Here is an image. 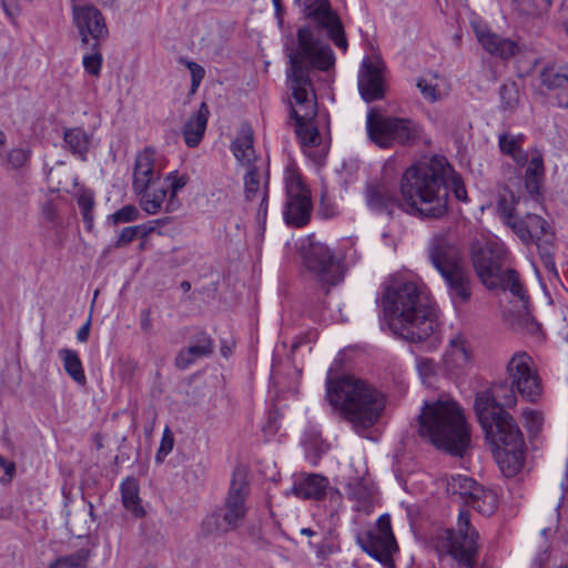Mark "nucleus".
Segmentation results:
<instances>
[{"mask_svg": "<svg viewBox=\"0 0 568 568\" xmlns=\"http://www.w3.org/2000/svg\"><path fill=\"white\" fill-rule=\"evenodd\" d=\"M517 390L511 383L500 382L475 397V412L487 439L496 447V459L507 477L515 476L525 460L524 436L513 416L504 410L517 404Z\"/></svg>", "mask_w": 568, "mask_h": 568, "instance_id": "1", "label": "nucleus"}, {"mask_svg": "<svg viewBox=\"0 0 568 568\" xmlns=\"http://www.w3.org/2000/svg\"><path fill=\"white\" fill-rule=\"evenodd\" d=\"M288 71L290 88L294 104L292 115L297 138L302 142H315L317 129L312 124L316 115V95L308 77L310 69L326 71L335 63L331 47L322 42L310 28H301L297 32V45L290 49Z\"/></svg>", "mask_w": 568, "mask_h": 568, "instance_id": "2", "label": "nucleus"}, {"mask_svg": "<svg viewBox=\"0 0 568 568\" xmlns=\"http://www.w3.org/2000/svg\"><path fill=\"white\" fill-rule=\"evenodd\" d=\"M448 187L458 201H468L462 176L443 155L425 158L413 164L400 181L405 202L427 217H440L447 213Z\"/></svg>", "mask_w": 568, "mask_h": 568, "instance_id": "3", "label": "nucleus"}, {"mask_svg": "<svg viewBox=\"0 0 568 568\" xmlns=\"http://www.w3.org/2000/svg\"><path fill=\"white\" fill-rule=\"evenodd\" d=\"M384 316L392 332L412 343L435 336L438 321L428 295L414 282L392 280L382 298Z\"/></svg>", "mask_w": 568, "mask_h": 568, "instance_id": "4", "label": "nucleus"}, {"mask_svg": "<svg viewBox=\"0 0 568 568\" xmlns=\"http://www.w3.org/2000/svg\"><path fill=\"white\" fill-rule=\"evenodd\" d=\"M326 398L339 417L363 436L375 426L386 407L385 395L373 384L351 375L327 377Z\"/></svg>", "mask_w": 568, "mask_h": 568, "instance_id": "5", "label": "nucleus"}, {"mask_svg": "<svg viewBox=\"0 0 568 568\" xmlns=\"http://www.w3.org/2000/svg\"><path fill=\"white\" fill-rule=\"evenodd\" d=\"M418 433L438 449L462 457L470 446V429L464 409L449 397L424 403Z\"/></svg>", "mask_w": 568, "mask_h": 568, "instance_id": "6", "label": "nucleus"}, {"mask_svg": "<svg viewBox=\"0 0 568 568\" xmlns=\"http://www.w3.org/2000/svg\"><path fill=\"white\" fill-rule=\"evenodd\" d=\"M250 494V485L246 473L235 469L232 476L230 489L224 500V506L219 511L207 515L202 521V532L211 536L225 534L241 527L247 514L246 498Z\"/></svg>", "mask_w": 568, "mask_h": 568, "instance_id": "7", "label": "nucleus"}, {"mask_svg": "<svg viewBox=\"0 0 568 568\" xmlns=\"http://www.w3.org/2000/svg\"><path fill=\"white\" fill-rule=\"evenodd\" d=\"M303 264L323 285L334 286L344 280V266L339 256L325 243L310 239L302 248Z\"/></svg>", "mask_w": 568, "mask_h": 568, "instance_id": "8", "label": "nucleus"}, {"mask_svg": "<svg viewBox=\"0 0 568 568\" xmlns=\"http://www.w3.org/2000/svg\"><path fill=\"white\" fill-rule=\"evenodd\" d=\"M366 130L373 142H408L424 138L422 128L409 119L386 116L375 109L366 116Z\"/></svg>", "mask_w": 568, "mask_h": 568, "instance_id": "9", "label": "nucleus"}, {"mask_svg": "<svg viewBox=\"0 0 568 568\" xmlns=\"http://www.w3.org/2000/svg\"><path fill=\"white\" fill-rule=\"evenodd\" d=\"M508 381L527 402H538L544 393L542 379L534 358L526 352H516L506 365Z\"/></svg>", "mask_w": 568, "mask_h": 568, "instance_id": "10", "label": "nucleus"}, {"mask_svg": "<svg viewBox=\"0 0 568 568\" xmlns=\"http://www.w3.org/2000/svg\"><path fill=\"white\" fill-rule=\"evenodd\" d=\"M506 255L505 245L497 241L476 242L471 245L474 270L487 288L494 290L500 284L501 276L505 274L501 266Z\"/></svg>", "mask_w": 568, "mask_h": 568, "instance_id": "11", "label": "nucleus"}, {"mask_svg": "<svg viewBox=\"0 0 568 568\" xmlns=\"http://www.w3.org/2000/svg\"><path fill=\"white\" fill-rule=\"evenodd\" d=\"M440 539L443 547L454 559L466 567L474 565L478 549V532L471 526L469 511L460 510L456 530H445Z\"/></svg>", "mask_w": 568, "mask_h": 568, "instance_id": "12", "label": "nucleus"}, {"mask_svg": "<svg viewBox=\"0 0 568 568\" xmlns=\"http://www.w3.org/2000/svg\"><path fill=\"white\" fill-rule=\"evenodd\" d=\"M286 202L283 216L288 225L302 227L311 220L313 210L311 192L300 174L287 171L285 175Z\"/></svg>", "mask_w": 568, "mask_h": 568, "instance_id": "13", "label": "nucleus"}, {"mask_svg": "<svg viewBox=\"0 0 568 568\" xmlns=\"http://www.w3.org/2000/svg\"><path fill=\"white\" fill-rule=\"evenodd\" d=\"M356 542L363 551L381 564L390 562L393 554L398 548L392 531L389 515H382L373 529L365 534H357Z\"/></svg>", "mask_w": 568, "mask_h": 568, "instance_id": "14", "label": "nucleus"}, {"mask_svg": "<svg viewBox=\"0 0 568 568\" xmlns=\"http://www.w3.org/2000/svg\"><path fill=\"white\" fill-rule=\"evenodd\" d=\"M304 16L312 19L320 28L325 29L335 45L342 50L347 49L342 22L332 10L328 0H294Z\"/></svg>", "mask_w": 568, "mask_h": 568, "instance_id": "15", "label": "nucleus"}, {"mask_svg": "<svg viewBox=\"0 0 568 568\" xmlns=\"http://www.w3.org/2000/svg\"><path fill=\"white\" fill-rule=\"evenodd\" d=\"M73 21L84 44L97 49L99 41L106 38L108 29L102 13L91 4H75Z\"/></svg>", "mask_w": 568, "mask_h": 568, "instance_id": "16", "label": "nucleus"}, {"mask_svg": "<svg viewBox=\"0 0 568 568\" xmlns=\"http://www.w3.org/2000/svg\"><path fill=\"white\" fill-rule=\"evenodd\" d=\"M363 197L368 211L376 215L393 216L402 207L396 189L381 181L367 182Z\"/></svg>", "mask_w": 568, "mask_h": 568, "instance_id": "17", "label": "nucleus"}, {"mask_svg": "<svg viewBox=\"0 0 568 568\" xmlns=\"http://www.w3.org/2000/svg\"><path fill=\"white\" fill-rule=\"evenodd\" d=\"M165 166V158L154 146H145L135 156L132 187L144 190L150 183L161 181V173Z\"/></svg>", "mask_w": 568, "mask_h": 568, "instance_id": "18", "label": "nucleus"}, {"mask_svg": "<svg viewBox=\"0 0 568 568\" xmlns=\"http://www.w3.org/2000/svg\"><path fill=\"white\" fill-rule=\"evenodd\" d=\"M428 255L432 264L439 273L463 265L456 241L448 232H442L433 236Z\"/></svg>", "mask_w": 568, "mask_h": 568, "instance_id": "19", "label": "nucleus"}, {"mask_svg": "<svg viewBox=\"0 0 568 568\" xmlns=\"http://www.w3.org/2000/svg\"><path fill=\"white\" fill-rule=\"evenodd\" d=\"M383 69V62L378 57H369L363 60L358 73V90L366 102L384 98Z\"/></svg>", "mask_w": 568, "mask_h": 568, "instance_id": "20", "label": "nucleus"}, {"mask_svg": "<svg viewBox=\"0 0 568 568\" xmlns=\"http://www.w3.org/2000/svg\"><path fill=\"white\" fill-rule=\"evenodd\" d=\"M471 27L478 43L489 55L508 60L519 51V45L515 40L493 32L483 22L474 20Z\"/></svg>", "mask_w": 568, "mask_h": 568, "instance_id": "21", "label": "nucleus"}, {"mask_svg": "<svg viewBox=\"0 0 568 568\" xmlns=\"http://www.w3.org/2000/svg\"><path fill=\"white\" fill-rule=\"evenodd\" d=\"M496 288L509 291L513 295L509 314L520 324H526L531 318L529 297L524 288L516 271L508 268L501 276L500 284Z\"/></svg>", "mask_w": 568, "mask_h": 568, "instance_id": "22", "label": "nucleus"}, {"mask_svg": "<svg viewBox=\"0 0 568 568\" xmlns=\"http://www.w3.org/2000/svg\"><path fill=\"white\" fill-rule=\"evenodd\" d=\"M444 278L448 294L455 305H463L473 295L471 281L464 265L439 273Z\"/></svg>", "mask_w": 568, "mask_h": 568, "instance_id": "23", "label": "nucleus"}, {"mask_svg": "<svg viewBox=\"0 0 568 568\" xmlns=\"http://www.w3.org/2000/svg\"><path fill=\"white\" fill-rule=\"evenodd\" d=\"M546 227V220L532 213L519 214L509 226L525 245L537 243L545 234Z\"/></svg>", "mask_w": 568, "mask_h": 568, "instance_id": "24", "label": "nucleus"}, {"mask_svg": "<svg viewBox=\"0 0 568 568\" xmlns=\"http://www.w3.org/2000/svg\"><path fill=\"white\" fill-rule=\"evenodd\" d=\"M244 193L247 201L261 199L258 215L267 212V179L263 176L261 168H251L244 175Z\"/></svg>", "mask_w": 568, "mask_h": 568, "instance_id": "25", "label": "nucleus"}, {"mask_svg": "<svg viewBox=\"0 0 568 568\" xmlns=\"http://www.w3.org/2000/svg\"><path fill=\"white\" fill-rule=\"evenodd\" d=\"M213 349L214 343L211 336L206 333H200L194 337L190 346L180 351L175 358V364L179 368L185 369L196 359L211 355Z\"/></svg>", "mask_w": 568, "mask_h": 568, "instance_id": "26", "label": "nucleus"}, {"mask_svg": "<svg viewBox=\"0 0 568 568\" xmlns=\"http://www.w3.org/2000/svg\"><path fill=\"white\" fill-rule=\"evenodd\" d=\"M445 363L450 369H465L473 363L471 346L463 335L450 338Z\"/></svg>", "mask_w": 568, "mask_h": 568, "instance_id": "27", "label": "nucleus"}, {"mask_svg": "<svg viewBox=\"0 0 568 568\" xmlns=\"http://www.w3.org/2000/svg\"><path fill=\"white\" fill-rule=\"evenodd\" d=\"M133 191L139 196L142 210L150 215L159 213L164 201L169 197L166 186L163 185L162 180L150 183L144 190L133 189Z\"/></svg>", "mask_w": 568, "mask_h": 568, "instance_id": "28", "label": "nucleus"}, {"mask_svg": "<svg viewBox=\"0 0 568 568\" xmlns=\"http://www.w3.org/2000/svg\"><path fill=\"white\" fill-rule=\"evenodd\" d=\"M328 480L326 477L311 474L296 479L293 484L292 491L296 497L303 499H320L325 495Z\"/></svg>", "mask_w": 568, "mask_h": 568, "instance_id": "29", "label": "nucleus"}, {"mask_svg": "<svg viewBox=\"0 0 568 568\" xmlns=\"http://www.w3.org/2000/svg\"><path fill=\"white\" fill-rule=\"evenodd\" d=\"M139 491V483L135 478L126 477L121 483V498L124 508L135 517L142 518L145 516V510L142 506Z\"/></svg>", "mask_w": 568, "mask_h": 568, "instance_id": "30", "label": "nucleus"}, {"mask_svg": "<svg viewBox=\"0 0 568 568\" xmlns=\"http://www.w3.org/2000/svg\"><path fill=\"white\" fill-rule=\"evenodd\" d=\"M544 178L545 168L542 156L539 152L534 151L525 173V185L531 195H539Z\"/></svg>", "mask_w": 568, "mask_h": 568, "instance_id": "31", "label": "nucleus"}, {"mask_svg": "<svg viewBox=\"0 0 568 568\" xmlns=\"http://www.w3.org/2000/svg\"><path fill=\"white\" fill-rule=\"evenodd\" d=\"M189 182L187 174L179 173L178 171L170 172L162 181L163 185L166 186L169 197L165 202V212H174L180 207V201L178 200V193Z\"/></svg>", "mask_w": 568, "mask_h": 568, "instance_id": "32", "label": "nucleus"}, {"mask_svg": "<svg viewBox=\"0 0 568 568\" xmlns=\"http://www.w3.org/2000/svg\"><path fill=\"white\" fill-rule=\"evenodd\" d=\"M479 486L473 478L466 475H452L446 483L447 493L458 496L465 504L469 503L476 488Z\"/></svg>", "mask_w": 568, "mask_h": 568, "instance_id": "33", "label": "nucleus"}, {"mask_svg": "<svg viewBox=\"0 0 568 568\" xmlns=\"http://www.w3.org/2000/svg\"><path fill=\"white\" fill-rule=\"evenodd\" d=\"M467 505L471 506L481 515L490 516L497 509L498 497L491 489L484 488L479 485L475 493H473V497Z\"/></svg>", "mask_w": 568, "mask_h": 568, "instance_id": "34", "label": "nucleus"}, {"mask_svg": "<svg viewBox=\"0 0 568 568\" xmlns=\"http://www.w3.org/2000/svg\"><path fill=\"white\" fill-rule=\"evenodd\" d=\"M59 358L63 363L64 371L67 374L78 384L84 385L87 377L83 371V366L78 353L70 348H61L59 351Z\"/></svg>", "mask_w": 568, "mask_h": 568, "instance_id": "35", "label": "nucleus"}, {"mask_svg": "<svg viewBox=\"0 0 568 568\" xmlns=\"http://www.w3.org/2000/svg\"><path fill=\"white\" fill-rule=\"evenodd\" d=\"M30 156V150L24 144H0V162L11 168L22 166Z\"/></svg>", "mask_w": 568, "mask_h": 568, "instance_id": "36", "label": "nucleus"}, {"mask_svg": "<svg viewBox=\"0 0 568 568\" xmlns=\"http://www.w3.org/2000/svg\"><path fill=\"white\" fill-rule=\"evenodd\" d=\"M207 108L202 103L197 113L185 125V142H199L204 134L207 123Z\"/></svg>", "mask_w": 568, "mask_h": 568, "instance_id": "37", "label": "nucleus"}, {"mask_svg": "<svg viewBox=\"0 0 568 568\" xmlns=\"http://www.w3.org/2000/svg\"><path fill=\"white\" fill-rule=\"evenodd\" d=\"M417 87L420 90L425 99L430 102L440 100L445 94V80L437 77H423L418 80Z\"/></svg>", "mask_w": 568, "mask_h": 568, "instance_id": "38", "label": "nucleus"}, {"mask_svg": "<svg viewBox=\"0 0 568 568\" xmlns=\"http://www.w3.org/2000/svg\"><path fill=\"white\" fill-rule=\"evenodd\" d=\"M231 151L237 163L247 170L261 168V152L254 148V144H231Z\"/></svg>", "mask_w": 568, "mask_h": 568, "instance_id": "39", "label": "nucleus"}, {"mask_svg": "<svg viewBox=\"0 0 568 568\" xmlns=\"http://www.w3.org/2000/svg\"><path fill=\"white\" fill-rule=\"evenodd\" d=\"M346 493L349 499L355 500L357 508H365L373 496L372 488L361 479H354L346 485Z\"/></svg>", "mask_w": 568, "mask_h": 568, "instance_id": "40", "label": "nucleus"}, {"mask_svg": "<svg viewBox=\"0 0 568 568\" xmlns=\"http://www.w3.org/2000/svg\"><path fill=\"white\" fill-rule=\"evenodd\" d=\"M90 551L81 548L75 552L57 558L49 568H85Z\"/></svg>", "mask_w": 568, "mask_h": 568, "instance_id": "41", "label": "nucleus"}, {"mask_svg": "<svg viewBox=\"0 0 568 568\" xmlns=\"http://www.w3.org/2000/svg\"><path fill=\"white\" fill-rule=\"evenodd\" d=\"M541 81L548 88H558L568 81V68L565 65H551L541 72Z\"/></svg>", "mask_w": 568, "mask_h": 568, "instance_id": "42", "label": "nucleus"}, {"mask_svg": "<svg viewBox=\"0 0 568 568\" xmlns=\"http://www.w3.org/2000/svg\"><path fill=\"white\" fill-rule=\"evenodd\" d=\"M78 204L81 210V214L83 221L85 223L87 229L91 230L93 226V207H94V196L91 191L84 190L78 195Z\"/></svg>", "mask_w": 568, "mask_h": 568, "instance_id": "43", "label": "nucleus"}, {"mask_svg": "<svg viewBox=\"0 0 568 568\" xmlns=\"http://www.w3.org/2000/svg\"><path fill=\"white\" fill-rule=\"evenodd\" d=\"M501 108L514 110L519 102V90L515 82H508L501 85L500 91Z\"/></svg>", "mask_w": 568, "mask_h": 568, "instance_id": "44", "label": "nucleus"}, {"mask_svg": "<svg viewBox=\"0 0 568 568\" xmlns=\"http://www.w3.org/2000/svg\"><path fill=\"white\" fill-rule=\"evenodd\" d=\"M514 199L501 197L497 202V211L501 221L509 227L520 214L514 206Z\"/></svg>", "mask_w": 568, "mask_h": 568, "instance_id": "45", "label": "nucleus"}, {"mask_svg": "<svg viewBox=\"0 0 568 568\" xmlns=\"http://www.w3.org/2000/svg\"><path fill=\"white\" fill-rule=\"evenodd\" d=\"M328 146L329 144H301L303 154L317 165L324 162L328 153Z\"/></svg>", "mask_w": 568, "mask_h": 568, "instance_id": "46", "label": "nucleus"}, {"mask_svg": "<svg viewBox=\"0 0 568 568\" xmlns=\"http://www.w3.org/2000/svg\"><path fill=\"white\" fill-rule=\"evenodd\" d=\"M418 374L424 383H429L436 375V363L432 358L419 357L416 359Z\"/></svg>", "mask_w": 568, "mask_h": 568, "instance_id": "47", "label": "nucleus"}, {"mask_svg": "<svg viewBox=\"0 0 568 568\" xmlns=\"http://www.w3.org/2000/svg\"><path fill=\"white\" fill-rule=\"evenodd\" d=\"M338 205L337 203L332 200L328 194H327V191L324 190L321 194V199H320V207H318V213L324 217V219H332L334 216H336L338 214Z\"/></svg>", "mask_w": 568, "mask_h": 568, "instance_id": "48", "label": "nucleus"}, {"mask_svg": "<svg viewBox=\"0 0 568 568\" xmlns=\"http://www.w3.org/2000/svg\"><path fill=\"white\" fill-rule=\"evenodd\" d=\"M174 446V437L169 427H165L162 434L160 447L158 449L155 459L161 463L172 452Z\"/></svg>", "mask_w": 568, "mask_h": 568, "instance_id": "49", "label": "nucleus"}, {"mask_svg": "<svg viewBox=\"0 0 568 568\" xmlns=\"http://www.w3.org/2000/svg\"><path fill=\"white\" fill-rule=\"evenodd\" d=\"M139 219V210L132 204L124 205L112 214L115 224L129 223Z\"/></svg>", "mask_w": 568, "mask_h": 568, "instance_id": "50", "label": "nucleus"}, {"mask_svg": "<svg viewBox=\"0 0 568 568\" xmlns=\"http://www.w3.org/2000/svg\"><path fill=\"white\" fill-rule=\"evenodd\" d=\"M102 55L94 51L91 54L83 57V68L85 71L94 77H98L101 72Z\"/></svg>", "mask_w": 568, "mask_h": 568, "instance_id": "51", "label": "nucleus"}, {"mask_svg": "<svg viewBox=\"0 0 568 568\" xmlns=\"http://www.w3.org/2000/svg\"><path fill=\"white\" fill-rule=\"evenodd\" d=\"M525 426L529 432H538L542 425V416L539 412L534 409H526L523 412Z\"/></svg>", "mask_w": 568, "mask_h": 568, "instance_id": "52", "label": "nucleus"}, {"mask_svg": "<svg viewBox=\"0 0 568 568\" xmlns=\"http://www.w3.org/2000/svg\"><path fill=\"white\" fill-rule=\"evenodd\" d=\"M500 151L510 155L518 164H525L528 161V154L523 152L520 144H499Z\"/></svg>", "mask_w": 568, "mask_h": 568, "instance_id": "53", "label": "nucleus"}, {"mask_svg": "<svg viewBox=\"0 0 568 568\" xmlns=\"http://www.w3.org/2000/svg\"><path fill=\"white\" fill-rule=\"evenodd\" d=\"M142 229H143L142 225L124 227L121 231L119 239L115 242V247H122V246L131 243L138 236L140 230H142Z\"/></svg>", "mask_w": 568, "mask_h": 568, "instance_id": "54", "label": "nucleus"}, {"mask_svg": "<svg viewBox=\"0 0 568 568\" xmlns=\"http://www.w3.org/2000/svg\"><path fill=\"white\" fill-rule=\"evenodd\" d=\"M186 67L191 72L192 89H193V91H195L199 88L202 79L204 78L205 71L200 64H197L196 62H192V61H187Z\"/></svg>", "mask_w": 568, "mask_h": 568, "instance_id": "55", "label": "nucleus"}, {"mask_svg": "<svg viewBox=\"0 0 568 568\" xmlns=\"http://www.w3.org/2000/svg\"><path fill=\"white\" fill-rule=\"evenodd\" d=\"M16 466L0 456V480L10 481L14 475Z\"/></svg>", "mask_w": 568, "mask_h": 568, "instance_id": "56", "label": "nucleus"}, {"mask_svg": "<svg viewBox=\"0 0 568 568\" xmlns=\"http://www.w3.org/2000/svg\"><path fill=\"white\" fill-rule=\"evenodd\" d=\"M88 140V134L80 128L68 130L64 133L65 142H87Z\"/></svg>", "mask_w": 568, "mask_h": 568, "instance_id": "57", "label": "nucleus"}, {"mask_svg": "<svg viewBox=\"0 0 568 568\" xmlns=\"http://www.w3.org/2000/svg\"><path fill=\"white\" fill-rule=\"evenodd\" d=\"M140 327L144 333H151L152 331V321H151V312L149 310H143L140 315Z\"/></svg>", "mask_w": 568, "mask_h": 568, "instance_id": "58", "label": "nucleus"}, {"mask_svg": "<svg viewBox=\"0 0 568 568\" xmlns=\"http://www.w3.org/2000/svg\"><path fill=\"white\" fill-rule=\"evenodd\" d=\"M62 170L61 169H52L49 173V180L51 183H54L57 182V190H64V191H68V182H62L59 180V176L61 175V172Z\"/></svg>", "mask_w": 568, "mask_h": 568, "instance_id": "59", "label": "nucleus"}, {"mask_svg": "<svg viewBox=\"0 0 568 568\" xmlns=\"http://www.w3.org/2000/svg\"><path fill=\"white\" fill-rule=\"evenodd\" d=\"M253 130L248 124H243L240 129L239 142H253Z\"/></svg>", "mask_w": 568, "mask_h": 568, "instance_id": "60", "label": "nucleus"}, {"mask_svg": "<svg viewBox=\"0 0 568 568\" xmlns=\"http://www.w3.org/2000/svg\"><path fill=\"white\" fill-rule=\"evenodd\" d=\"M42 214L48 221H53L57 216V211L52 202L47 201L42 205Z\"/></svg>", "mask_w": 568, "mask_h": 568, "instance_id": "61", "label": "nucleus"}, {"mask_svg": "<svg viewBox=\"0 0 568 568\" xmlns=\"http://www.w3.org/2000/svg\"><path fill=\"white\" fill-rule=\"evenodd\" d=\"M91 321L88 320L85 324H83L77 333V339L81 343H85L89 339L90 335Z\"/></svg>", "mask_w": 568, "mask_h": 568, "instance_id": "62", "label": "nucleus"}, {"mask_svg": "<svg viewBox=\"0 0 568 568\" xmlns=\"http://www.w3.org/2000/svg\"><path fill=\"white\" fill-rule=\"evenodd\" d=\"M552 0H544V7L540 9H532L530 7L523 8V10L528 14H537L540 16L544 12L548 11V9L551 7Z\"/></svg>", "mask_w": 568, "mask_h": 568, "instance_id": "63", "label": "nucleus"}, {"mask_svg": "<svg viewBox=\"0 0 568 568\" xmlns=\"http://www.w3.org/2000/svg\"><path fill=\"white\" fill-rule=\"evenodd\" d=\"M560 17L564 22L565 29L568 32V0H564L560 6Z\"/></svg>", "mask_w": 568, "mask_h": 568, "instance_id": "64", "label": "nucleus"}]
</instances>
